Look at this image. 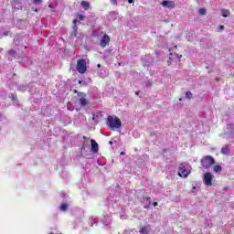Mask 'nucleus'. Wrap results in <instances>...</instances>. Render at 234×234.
Returning <instances> with one entry per match:
<instances>
[{
    "mask_svg": "<svg viewBox=\"0 0 234 234\" xmlns=\"http://www.w3.org/2000/svg\"><path fill=\"white\" fill-rule=\"evenodd\" d=\"M107 126L109 129L112 131H115V129H121L122 128V121L118 117H113V116H108L107 122H106Z\"/></svg>",
    "mask_w": 234,
    "mask_h": 234,
    "instance_id": "1",
    "label": "nucleus"
},
{
    "mask_svg": "<svg viewBox=\"0 0 234 234\" xmlns=\"http://www.w3.org/2000/svg\"><path fill=\"white\" fill-rule=\"evenodd\" d=\"M200 164L203 169L209 171V169H211V165H215V158L211 155H206L201 158Z\"/></svg>",
    "mask_w": 234,
    "mask_h": 234,
    "instance_id": "2",
    "label": "nucleus"
},
{
    "mask_svg": "<svg viewBox=\"0 0 234 234\" xmlns=\"http://www.w3.org/2000/svg\"><path fill=\"white\" fill-rule=\"evenodd\" d=\"M191 173V170L189 169V165L182 163L179 165V170H178V176H181L182 178H186V176H189Z\"/></svg>",
    "mask_w": 234,
    "mask_h": 234,
    "instance_id": "3",
    "label": "nucleus"
},
{
    "mask_svg": "<svg viewBox=\"0 0 234 234\" xmlns=\"http://www.w3.org/2000/svg\"><path fill=\"white\" fill-rule=\"evenodd\" d=\"M213 178H215V176L209 172H207L203 175V182L205 186L207 187H211L213 186Z\"/></svg>",
    "mask_w": 234,
    "mask_h": 234,
    "instance_id": "4",
    "label": "nucleus"
},
{
    "mask_svg": "<svg viewBox=\"0 0 234 234\" xmlns=\"http://www.w3.org/2000/svg\"><path fill=\"white\" fill-rule=\"evenodd\" d=\"M76 69L80 74H85L87 72V61L85 59H79Z\"/></svg>",
    "mask_w": 234,
    "mask_h": 234,
    "instance_id": "5",
    "label": "nucleus"
},
{
    "mask_svg": "<svg viewBox=\"0 0 234 234\" xmlns=\"http://www.w3.org/2000/svg\"><path fill=\"white\" fill-rule=\"evenodd\" d=\"M84 19H85V16L78 15L77 19L73 20V25L74 26H73V31L71 33L72 37H76V36H77L76 32H78V26L76 25V23L77 22L80 23V21H83Z\"/></svg>",
    "mask_w": 234,
    "mask_h": 234,
    "instance_id": "6",
    "label": "nucleus"
},
{
    "mask_svg": "<svg viewBox=\"0 0 234 234\" xmlns=\"http://www.w3.org/2000/svg\"><path fill=\"white\" fill-rule=\"evenodd\" d=\"M80 96V103L81 105V107H87V105H89V101L85 98V93L80 92L79 93Z\"/></svg>",
    "mask_w": 234,
    "mask_h": 234,
    "instance_id": "7",
    "label": "nucleus"
},
{
    "mask_svg": "<svg viewBox=\"0 0 234 234\" xmlns=\"http://www.w3.org/2000/svg\"><path fill=\"white\" fill-rule=\"evenodd\" d=\"M109 41H111V37L108 35H104L101 40V47L105 48L109 45Z\"/></svg>",
    "mask_w": 234,
    "mask_h": 234,
    "instance_id": "8",
    "label": "nucleus"
},
{
    "mask_svg": "<svg viewBox=\"0 0 234 234\" xmlns=\"http://www.w3.org/2000/svg\"><path fill=\"white\" fill-rule=\"evenodd\" d=\"M162 6L165 8H175V2L165 0L161 3Z\"/></svg>",
    "mask_w": 234,
    "mask_h": 234,
    "instance_id": "9",
    "label": "nucleus"
},
{
    "mask_svg": "<svg viewBox=\"0 0 234 234\" xmlns=\"http://www.w3.org/2000/svg\"><path fill=\"white\" fill-rule=\"evenodd\" d=\"M90 144L92 153H98V151H100V146L98 145V143H96L94 139H91Z\"/></svg>",
    "mask_w": 234,
    "mask_h": 234,
    "instance_id": "10",
    "label": "nucleus"
},
{
    "mask_svg": "<svg viewBox=\"0 0 234 234\" xmlns=\"http://www.w3.org/2000/svg\"><path fill=\"white\" fill-rule=\"evenodd\" d=\"M101 221L103 222V224L105 226H109V224H111V222H112V218L109 215H106L103 217V218H101Z\"/></svg>",
    "mask_w": 234,
    "mask_h": 234,
    "instance_id": "11",
    "label": "nucleus"
},
{
    "mask_svg": "<svg viewBox=\"0 0 234 234\" xmlns=\"http://www.w3.org/2000/svg\"><path fill=\"white\" fill-rule=\"evenodd\" d=\"M149 231H151V226H144L143 228H141V229L139 230V233L141 234H149Z\"/></svg>",
    "mask_w": 234,
    "mask_h": 234,
    "instance_id": "12",
    "label": "nucleus"
},
{
    "mask_svg": "<svg viewBox=\"0 0 234 234\" xmlns=\"http://www.w3.org/2000/svg\"><path fill=\"white\" fill-rule=\"evenodd\" d=\"M221 154H229V144H227L221 148Z\"/></svg>",
    "mask_w": 234,
    "mask_h": 234,
    "instance_id": "13",
    "label": "nucleus"
},
{
    "mask_svg": "<svg viewBox=\"0 0 234 234\" xmlns=\"http://www.w3.org/2000/svg\"><path fill=\"white\" fill-rule=\"evenodd\" d=\"M80 6H82V8H84V10H89V8H90V4L87 1H82L80 3Z\"/></svg>",
    "mask_w": 234,
    "mask_h": 234,
    "instance_id": "14",
    "label": "nucleus"
},
{
    "mask_svg": "<svg viewBox=\"0 0 234 234\" xmlns=\"http://www.w3.org/2000/svg\"><path fill=\"white\" fill-rule=\"evenodd\" d=\"M90 226H94V224H98V220H96V217L90 216L89 218Z\"/></svg>",
    "mask_w": 234,
    "mask_h": 234,
    "instance_id": "15",
    "label": "nucleus"
},
{
    "mask_svg": "<svg viewBox=\"0 0 234 234\" xmlns=\"http://www.w3.org/2000/svg\"><path fill=\"white\" fill-rule=\"evenodd\" d=\"M214 173H222V166L220 165H216L213 166Z\"/></svg>",
    "mask_w": 234,
    "mask_h": 234,
    "instance_id": "16",
    "label": "nucleus"
},
{
    "mask_svg": "<svg viewBox=\"0 0 234 234\" xmlns=\"http://www.w3.org/2000/svg\"><path fill=\"white\" fill-rule=\"evenodd\" d=\"M68 208H69V204H67V203H63L60 206V211H67Z\"/></svg>",
    "mask_w": 234,
    "mask_h": 234,
    "instance_id": "17",
    "label": "nucleus"
},
{
    "mask_svg": "<svg viewBox=\"0 0 234 234\" xmlns=\"http://www.w3.org/2000/svg\"><path fill=\"white\" fill-rule=\"evenodd\" d=\"M221 15L223 17H228L229 16V10L223 9Z\"/></svg>",
    "mask_w": 234,
    "mask_h": 234,
    "instance_id": "18",
    "label": "nucleus"
},
{
    "mask_svg": "<svg viewBox=\"0 0 234 234\" xmlns=\"http://www.w3.org/2000/svg\"><path fill=\"white\" fill-rule=\"evenodd\" d=\"M146 202H148V204L144 206V209H149V207H151V197H146Z\"/></svg>",
    "mask_w": 234,
    "mask_h": 234,
    "instance_id": "19",
    "label": "nucleus"
},
{
    "mask_svg": "<svg viewBox=\"0 0 234 234\" xmlns=\"http://www.w3.org/2000/svg\"><path fill=\"white\" fill-rule=\"evenodd\" d=\"M186 100H191L193 98V93H191V91H186Z\"/></svg>",
    "mask_w": 234,
    "mask_h": 234,
    "instance_id": "20",
    "label": "nucleus"
},
{
    "mask_svg": "<svg viewBox=\"0 0 234 234\" xmlns=\"http://www.w3.org/2000/svg\"><path fill=\"white\" fill-rule=\"evenodd\" d=\"M92 120L93 122H96V123H98V122H100V117L94 113H92Z\"/></svg>",
    "mask_w": 234,
    "mask_h": 234,
    "instance_id": "21",
    "label": "nucleus"
},
{
    "mask_svg": "<svg viewBox=\"0 0 234 234\" xmlns=\"http://www.w3.org/2000/svg\"><path fill=\"white\" fill-rule=\"evenodd\" d=\"M199 14H200L201 16H206V9H205V8L199 9Z\"/></svg>",
    "mask_w": 234,
    "mask_h": 234,
    "instance_id": "22",
    "label": "nucleus"
},
{
    "mask_svg": "<svg viewBox=\"0 0 234 234\" xmlns=\"http://www.w3.org/2000/svg\"><path fill=\"white\" fill-rule=\"evenodd\" d=\"M34 5H41L43 3V0H33Z\"/></svg>",
    "mask_w": 234,
    "mask_h": 234,
    "instance_id": "23",
    "label": "nucleus"
},
{
    "mask_svg": "<svg viewBox=\"0 0 234 234\" xmlns=\"http://www.w3.org/2000/svg\"><path fill=\"white\" fill-rule=\"evenodd\" d=\"M112 5H113L114 6L118 5V1L117 0H111Z\"/></svg>",
    "mask_w": 234,
    "mask_h": 234,
    "instance_id": "24",
    "label": "nucleus"
},
{
    "mask_svg": "<svg viewBox=\"0 0 234 234\" xmlns=\"http://www.w3.org/2000/svg\"><path fill=\"white\" fill-rule=\"evenodd\" d=\"M9 55H10V56H16V50L10 49V50H9Z\"/></svg>",
    "mask_w": 234,
    "mask_h": 234,
    "instance_id": "25",
    "label": "nucleus"
},
{
    "mask_svg": "<svg viewBox=\"0 0 234 234\" xmlns=\"http://www.w3.org/2000/svg\"><path fill=\"white\" fill-rule=\"evenodd\" d=\"M153 206H154V207H156V206H158V202H154V203H153Z\"/></svg>",
    "mask_w": 234,
    "mask_h": 234,
    "instance_id": "26",
    "label": "nucleus"
},
{
    "mask_svg": "<svg viewBox=\"0 0 234 234\" xmlns=\"http://www.w3.org/2000/svg\"><path fill=\"white\" fill-rule=\"evenodd\" d=\"M121 156H124L125 155V152H121Z\"/></svg>",
    "mask_w": 234,
    "mask_h": 234,
    "instance_id": "27",
    "label": "nucleus"
},
{
    "mask_svg": "<svg viewBox=\"0 0 234 234\" xmlns=\"http://www.w3.org/2000/svg\"><path fill=\"white\" fill-rule=\"evenodd\" d=\"M128 3L133 4L134 3V0H128Z\"/></svg>",
    "mask_w": 234,
    "mask_h": 234,
    "instance_id": "28",
    "label": "nucleus"
},
{
    "mask_svg": "<svg viewBox=\"0 0 234 234\" xmlns=\"http://www.w3.org/2000/svg\"><path fill=\"white\" fill-rule=\"evenodd\" d=\"M178 59L180 60L182 58V55L178 56V54H176Z\"/></svg>",
    "mask_w": 234,
    "mask_h": 234,
    "instance_id": "29",
    "label": "nucleus"
},
{
    "mask_svg": "<svg viewBox=\"0 0 234 234\" xmlns=\"http://www.w3.org/2000/svg\"><path fill=\"white\" fill-rule=\"evenodd\" d=\"M219 29L224 30V26H219Z\"/></svg>",
    "mask_w": 234,
    "mask_h": 234,
    "instance_id": "30",
    "label": "nucleus"
},
{
    "mask_svg": "<svg viewBox=\"0 0 234 234\" xmlns=\"http://www.w3.org/2000/svg\"><path fill=\"white\" fill-rule=\"evenodd\" d=\"M97 67H98V69H101V64H98Z\"/></svg>",
    "mask_w": 234,
    "mask_h": 234,
    "instance_id": "31",
    "label": "nucleus"
},
{
    "mask_svg": "<svg viewBox=\"0 0 234 234\" xmlns=\"http://www.w3.org/2000/svg\"><path fill=\"white\" fill-rule=\"evenodd\" d=\"M112 144H113L112 141H110V142H109V144H110V145H112Z\"/></svg>",
    "mask_w": 234,
    "mask_h": 234,
    "instance_id": "32",
    "label": "nucleus"
},
{
    "mask_svg": "<svg viewBox=\"0 0 234 234\" xmlns=\"http://www.w3.org/2000/svg\"><path fill=\"white\" fill-rule=\"evenodd\" d=\"M135 94H137V95H138V94H139V91H136V92H135Z\"/></svg>",
    "mask_w": 234,
    "mask_h": 234,
    "instance_id": "33",
    "label": "nucleus"
},
{
    "mask_svg": "<svg viewBox=\"0 0 234 234\" xmlns=\"http://www.w3.org/2000/svg\"><path fill=\"white\" fill-rule=\"evenodd\" d=\"M171 56H173V53H170V58H171Z\"/></svg>",
    "mask_w": 234,
    "mask_h": 234,
    "instance_id": "34",
    "label": "nucleus"
},
{
    "mask_svg": "<svg viewBox=\"0 0 234 234\" xmlns=\"http://www.w3.org/2000/svg\"><path fill=\"white\" fill-rule=\"evenodd\" d=\"M13 100H16V96L13 97Z\"/></svg>",
    "mask_w": 234,
    "mask_h": 234,
    "instance_id": "35",
    "label": "nucleus"
},
{
    "mask_svg": "<svg viewBox=\"0 0 234 234\" xmlns=\"http://www.w3.org/2000/svg\"><path fill=\"white\" fill-rule=\"evenodd\" d=\"M79 83H81V80H80Z\"/></svg>",
    "mask_w": 234,
    "mask_h": 234,
    "instance_id": "36",
    "label": "nucleus"
},
{
    "mask_svg": "<svg viewBox=\"0 0 234 234\" xmlns=\"http://www.w3.org/2000/svg\"><path fill=\"white\" fill-rule=\"evenodd\" d=\"M1 50H3V48L0 49V52H1Z\"/></svg>",
    "mask_w": 234,
    "mask_h": 234,
    "instance_id": "37",
    "label": "nucleus"
},
{
    "mask_svg": "<svg viewBox=\"0 0 234 234\" xmlns=\"http://www.w3.org/2000/svg\"><path fill=\"white\" fill-rule=\"evenodd\" d=\"M49 234H54V233L51 232V233H49Z\"/></svg>",
    "mask_w": 234,
    "mask_h": 234,
    "instance_id": "38",
    "label": "nucleus"
}]
</instances>
